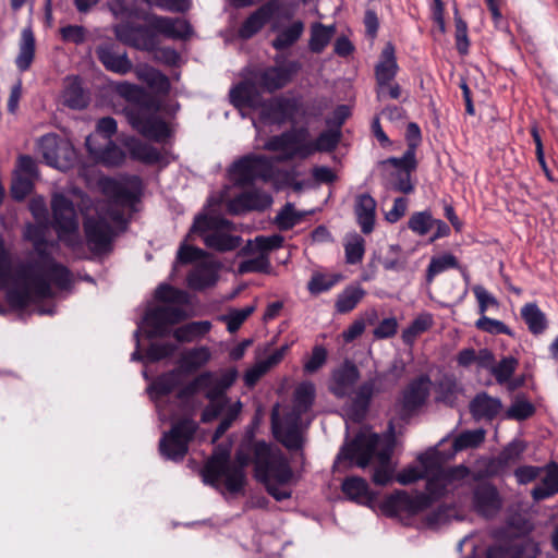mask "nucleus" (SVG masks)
I'll return each instance as SVG.
<instances>
[{
	"mask_svg": "<svg viewBox=\"0 0 558 558\" xmlns=\"http://www.w3.org/2000/svg\"><path fill=\"white\" fill-rule=\"evenodd\" d=\"M48 225L45 221L29 223L24 238L32 242L38 259L11 267L9 253L0 239V290L7 292L9 303L25 308L36 302L53 298L58 291L68 290L73 283L71 271L58 263L48 252L54 244L46 240Z\"/></svg>",
	"mask_w": 558,
	"mask_h": 558,
	"instance_id": "1",
	"label": "nucleus"
},
{
	"mask_svg": "<svg viewBox=\"0 0 558 558\" xmlns=\"http://www.w3.org/2000/svg\"><path fill=\"white\" fill-rule=\"evenodd\" d=\"M417 460L420 465L403 469L397 474L396 480L402 485H409L420 478H426V494L411 496L405 492H397L388 500L396 512L416 514L428 508L434 500L462 487L470 478V470L462 464L444 468L442 457L437 450H428L420 454Z\"/></svg>",
	"mask_w": 558,
	"mask_h": 558,
	"instance_id": "2",
	"label": "nucleus"
},
{
	"mask_svg": "<svg viewBox=\"0 0 558 558\" xmlns=\"http://www.w3.org/2000/svg\"><path fill=\"white\" fill-rule=\"evenodd\" d=\"M107 201L96 204V216H87L84 231L87 245L93 252H106L118 231L125 228V211L133 210L138 201V189L111 178L100 180Z\"/></svg>",
	"mask_w": 558,
	"mask_h": 558,
	"instance_id": "3",
	"label": "nucleus"
},
{
	"mask_svg": "<svg viewBox=\"0 0 558 558\" xmlns=\"http://www.w3.org/2000/svg\"><path fill=\"white\" fill-rule=\"evenodd\" d=\"M395 442L391 436H380L368 429H362L352 442L342 447L337 456L335 466L342 464L348 466L357 465L366 468L374 459L376 466L373 474V482L377 485H387L393 478L395 465L391 462V454Z\"/></svg>",
	"mask_w": 558,
	"mask_h": 558,
	"instance_id": "4",
	"label": "nucleus"
},
{
	"mask_svg": "<svg viewBox=\"0 0 558 558\" xmlns=\"http://www.w3.org/2000/svg\"><path fill=\"white\" fill-rule=\"evenodd\" d=\"M113 90L128 101L124 114L133 129L157 142L170 137V126L156 116L158 105L144 88L129 82H118Z\"/></svg>",
	"mask_w": 558,
	"mask_h": 558,
	"instance_id": "5",
	"label": "nucleus"
},
{
	"mask_svg": "<svg viewBox=\"0 0 558 558\" xmlns=\"http://www.w3.org/2000/svg\"><path fill=\"white\" fill-rule=\"evenodd\" d=\"M230 101L236 108H251L259 111V122L281 125L295 122L301 110V101L295 97L277 96L264 100L257 86L241 82L230 90Z\"/></svg>",
	"mask_w": 558,
	"mask_h": 558,
	"instance_id": "6",
	"label": "nucleus"
},
{
	"mask_svg": "<svg viewBox=\"0 0 558 558\" xmlns=\"http://www.w3.org/2000/svg\"><path fill=\"white\" fill-rule=\"evenodd\" d=\"M253 463L255 478L263 483L276 500L282 501L291 497V490L286 486L293 477V471L282 451L264 441L253 447Z\"/></svg>",
	"mask_w": 558,
	"mask_h": 558,
	"instance_id": "7",
	"label": "nucleus"
},
{
	"mask_svg": "<svg viewBox=\"0 0 558 558\" xmlns=\"http://www.w3.org/2000/svg\"><path fill=\"white\" fill-rule=\"evenodd\" d=\"M250 462L251 456L244 449L236 451L234 461H230V452L227 449H218L201 471L203 482L222 494H240L245 486V468Z\"/></svg>",
	"mask_w": 558,
	"mask_h": 558,
	"instance_id": "8",
	"label": "nucleus"
},
{
	"mask_svg": "<svg viewBox=\"0 0 558 558\" xmlns=\"http://www.w3.org/2000/svg\"><path fill=\"white\" fill-rule=\"evenodd\" d=\"M315 387L312 383H302L294 392L293 407L280 416L279 405L271 412V426L275 437L288 449L302 447V415L307 413L314 402Z\"/></svg>",
	"mask_w": 558,
	"mask_h": 558,
	"instance_id": "9",
	"label": "nucleus"
},
{
	"mask_svg": "<svg viewBox=\"0 0 558 558\" xmlns=\"http://www.w3.org/2000/svg\"><path fill=\"white\" fill-rule=\"evenodd\" d=\"M211 353L207 347L185 350L179 359V368L162 374L148 387V393L155 401L159 418L168 421L171 417L161 405V397L170 393L185 380L186 373H193L208 363Z\"/></svg>",
	"mask_w": 558,
	"mask_h": 558,
	"instance_id": "10",
	"label": "nucleus"
},
{
	"mask_svg": "<svg viewBox=\"0 0 558 558\" xmlns=\"http://www.w3.org/2000/svg\"><path fill=\"white\" fill-rule=\"evenodd\" d=\"M186 318L184 310L161 305L150 308L146 312L142 324L134 331L136 340V350L132 353V361H147L145 355L140 352V335L143 331L147 338L163 337L170 332V327Z\"/></svg>",
	"mask_w": 558,
	"mask_h": 558,
	"instance_id": "11",
	"label": "nucleus"
},
{
	"mask_svg": "<svg viewBox=\"0 0 558 558\" xmlns=\"http://www.w3.org/2000/svg\"><path fill=\"white\" fill-rule=\"evenodd\" d=\"M52 227L59 241L75 250L82 245L80 221L73 202L62 193L51 198Z\"/></svg>",
	"mask_w": 558,
	"mask_h": 558,
	"instance_id": "12",
	"label": "nucleus"
},
{
	"mask_svg": "<svg viewBox=\"0 0 558 558\" xmlns=\"http://www.w3.org/2000/svg\"><path fill=\"white\" fill-rule=\"evenodd\" d=\"M232 228L229 220L199 215L195 218L189 236L199 233L207 247L219 252L232 251L242 242L241 236L229 233Z\"/></svg>",
	"mask_w": 558,
	"mask_h": 558,
	"instance_id": "13",
	"label": "nucleus"
},
{
	"mask_svg": "<svg viewBox=\"0 0 558 558\" xmlns=\"http://www.w3.org/2000/svg\"><path fill=\"white\" fill-rule=\"evenodd\" d=\"M238 376L234 368L220 372H204L182 387L178 393L180 400H187L203 391L210 402L220 401Z\"/></svg>",
	"mask_w": 558,
	"mask_h": 558,
	"instance_id": "14",
	"label": "nucleus"
},
{
	"mask_svg": "<svg viewBox=\"0 0 558 558\" xmlns=\"http://www.w3.org/2000/svg\"><path fill=\"white\" fill-rule=\"evenodd\" d=\"M177 262L182 264L195 263L187 276V286L191 289H206L214 286L218 279L217 264L208 259L203 250L191 246L185 241L178 250Z\"/></svg>",
	"mask_w": 558,
	"mask_h": 558,
	"instance_id": "15",
	"label": "nucleus"
},
{
	"mask_svg": "<svg viewBox=\"0 0 558 558\" xmlns=\"http://www.w3.org/2000/svg\"><path fill=\"white\" fill-rule=\"evenodd\" d=\"M264 148L281 151L282 156L277 159L279 161L293 158L305 159L313 155L312 140L306 128L292 129L272 136L264 144Z\"/></svg>",
	"mask_w": 558,
	"mask_h": 558,
	"instance_id": "16",
	"label": "nucleus"
},
{
	"mask_svg": "<svg viewBox=\"0 0 558 558\" xmlns=\"http://www.w3.org/2000/svg\"><path fill=\"white\" fill-rule=\"evenodd\" d=\"M398 71L395 46L387 43L375 65L376 94L379 100L398 99L401 96L400 85L393 82Z\"/></svg>",
	"mask_w": 558,
	"mask_h": 558,
	"instance_id": "17",
	"label": "nucleus"
},
{
	"mask_svg": "<svg viewBox=\"0 0 558 558\" xmlns=\"http://www.w3.org/2000/svg\"><path fill=\"white\" fill-rule=\"evenodd\" d=\"M229 174L238 185L252 183L256 179L268 181L275 177L274 160L264 155H246L231 165Z\"/></svg>",
	"mask_w": 558,
	"mask_h": 558,
	"instance_id": "18",
	"label": "nucleus"
},
{
	"mask_svg": "<svg viewBox=\"0 0 558 558\" xmlns=\"http://www.w3.org/2000/svg\"><path fill=\"white\" fill-rule=\"evenodd\" d=\"M196 428L197 425L192 418H183L173 424L171 430L165 433L159 441L160 453L168 460L182 461Z\"/></svg>",
	"mask_w": 558,
	"mask_h": 558,
	"instance_id": "19",
	"label": "nucleus"
},
{
	"mask_svg": "<svg viewBox=\"0 0 558 558\" xmlns=\"http://www.w3.org/2000/svg\"><path fill=\"white\" fill-rule=\"evenodd\" d=\"M38 148L47 165L60 170L69 169L75 160L72 145L54 134L44 135Z\"/></svg>",
	"mask_w": 558,
	"mask_h": 558,
	"instance_id": "20",
	"label": "nucleus"
},
{
	"mask_svg": "<svg viewBox=\"0 0 558 558\" xmlns=\"http://www.w3.org/2000/svg\"><path fill=\"white\" fill-rule=\"evenodd\" d=\"M383 374H376L362 383L355 390L353 389V393L350 396L352 404L348 413L353 422H361L364 418L373 396L383 390Z\"/></svg>",
	"mask_w": 558,
	"mask_h": 558,
	"instance_id": "21",
	"label": "nucleus"
},
{
	"mask_svg": "<svg viewBox=\"0 0 558 558\" xmlns=\"http://www.w3.org/2000/svg\"><path fill=\"white\" fill-rule=\"evenodd\" d=\"M471 506L477 514L493 518L500 511L502 499L494 485L481 483L473 489Z\"/></svg>",
	"mask_w": 558,
	"mask_h": 558,
	"instance_id": "22",
	"label": "nucleus"
},
{
	"mask_svg": "<svg viewBox=\"0 0 558 558\" xmlns=\"http://www.w3.org/2000/svg\"><path fill=\"white\" fill-rule=\"evenodd\" d=\"M360 378V371L351 361H344L340 366L336 367L330 377L329 390L337 398L350 397L353 393Z\"/></svg>",
	"mask_w": 558,
	"mask_h": 558,
	"instance_id": "23",
	"label": "nucleus"
},
{
	"mask_svg": "<svg viewBox=\"0 0 558 558\" xmlns=\"http://www.w3.org/2000/svg\"><path fill=\"white\" fill-rule=\"evenodd\" d=\"M432 388L428 376L422 375L412 380L403 390L400 404L404 415H410L420 409L427 400Z\"/></svg>",
	"mask_w": 558,
	"mask_h": 558,
	"instance_id": "24",
	"label": "nucleus"
},
{
	"mask_svg": "<svg viewBox=\"0 0 558 558\" xmlns=\"http://www.w3.org/2000/svg\"><path fill=\"white\" fill-rule=\"evenodd\" d=\"M299 70L296 62H291L288 68L269 66L254 74L253 84L260 85L265 90L272 93L284 87L291 80L292 74ZM252 83V81H250Z\"/></svg>",
	"mask_w": 558,
	"mask_h": 558,
	"instance_id": "25",
	"label": "nucleus"
},
{
	"mask_svg": "<svg viewBox=\"0 0 558 558\" xmlns=\"http://www.w3.org/2000/svg\"><path fill=\"white\" fill-rule=\"evenodd\" d=\"M270 29L276 33L271 46L281 51L299 41L305 31V24L301 20H295L286 25L282 17L278 16L271 21Z\"/></svg>",
	"mask_w": 558,
	"mask_h": 558,
	"instance_id": "26",
	"label": "nucleus"
},
{
	"mask_svg": "<svg viewBox=\"0 0 558 558\" xmlns=\"http://www.w3.org/2000/svg\"><path fill=\"white\" fill-rule=\"evenodd\" d=\"M96 54L106 70L125 75L133 69V63L125 51L113 43H104L96 49Z\"/></svg>",
	"mask_w": 558,
	"mask_h": 558,
	"instance_id": "27",
	"label": "nucleus"
},
{
	"mask_svg": "<svg viewBox=\"0 0 558 558\" xmlns=\"http://www.w3.org/2000/svg\"><path fill=\"white\" fill-rule=\"evenodd\" d=\"M86 147L97 162L108 167L120 166L125 159V153L112 141L95 144V137H87Z\"/></svg>",
	"mask_w": 558,
	"mask_h": 558,
	"instance_id": "28",
	"label": "nucleus"
},
{
	"mask_svg": "<svg viewBox=\"0 0 558 558\" xmlns=\"http://www.w3.org/2000/svg\"><path fill=\"white\" fill-rule=\"evenodd\" d=\"M280 8L277 0H270L254 11L242 24L239 36L248 39L258 33Z\"/></svg>",
	"mask_w": 558,
	"mask_h": 558,
	"instance_id": "29",
	"label": "nucleus"
},
{
	"mask_svg": "<svg viewBox=\"0 0 558 558\" xmlns=\"http://www.w3.org/2000/svg\"><path fill=\"white\" fill-rule=\"evenodd\" d=\"M271 203L272 198L268 193L250 191L231 199L228 204V209L232 214H240L253 209L263 210L269 207Z\"/></svg>",
	"mask_w": 558,
	"mask_h": 558,
	"instance_id": "30",
	"label": "nucleus"
},
{
	"mask_svg": "<svg viewBox=\"0 0 558 558\" xmlns=\"http://www.w3.org/2000/svg\"><path fill=\"white\" fill-rule=\"evenodd\" d=\"M149 26L171 39H185L192 32L191 25L180 17L153 16Z\"/></svg>",
	"mask_w": 558,
	"mask_h": 558,
	"instance_id": "31",
	"label": "nucleus"
},
{
	"mask_svg": "<svg viewBox=\"0 0 558 558\" xmlns=\"http://www.w3.org/2000/svg\"><path fill=\"white\" fill-rule=\"evenodd\" d=\"M354 214L361 231L369 234L375 226L376 201L367 193L359 194L355 197Z\"/></svg>",
	"mask_w": 558,
	"mask_h": 558,
	"instance_id": "32",
	"label": "nucleus"
},
{
	"mask_svg": "<svg viewBox=\"0 0 558 558\" xmlns=\"http://www.w3.org/2000/svg\"><path fill=\"white\" fill-rule=\"evenodd\" d=\"M36 56V39L31 26L24 27L19 40V52L14 63L20 72L31 69Z\"/></svg>",
	"mask_w": 558,
	"mask_h": 558,
	"instance_id": "33",
	"label": "nucleus"
},
{
	"mask_svg": "<svg viewBox=\"0 0 558 558\" xmlns=\"http://www.w3.org/2000/svg\"><path fill=\"white\" fill-rule=\"evenodd\" d=\"M343 494L357 504L366 505L374 500L375 496L369 489L365 480L359 476H351L343 481L341 485Z\"/></svg>",
	"mask_w": 558,
	"mask_h": 558,
	"instance_id": "34",
	"label": "nucleus"
},
{
	"mask_svg": "<svg viewBox=\"0 0 558 558\" xmlns=\"http://www.w3.org/2000/svg\"><path fill=\"white\" fill-rule=\"evenodd\" d=\"M501 409V402L487 393L477 395L470 404V411L475 420L493 418Z\"/></svg>",
	"mask_w": 558,
	"mask_h": 558,
	"instance_id": "35",
	"label": "nucleus"
},
{
	"mask_svg": "<svg viewBox=\"0 0 558 558\" xmlns=\"http://www.w3.org/2000/svg\"><path fill=\"white\" fill-rule=\"evenodd\" d=\"M558 494V465L551 464L545 469V475L536 485L531 495L535 501L547 499Z\"/></svg>",
	"mask_w": 558,
	"mask_h": 558,
	"instance_id": "36",
	"label": "nucleus"
},
{
	"mask_svg": "<svg viewBox=\"0 0 558 558\" xmlns=\"http://www.w3.org/2000/svg\"><path fill=\"white\" fill-rule=\"evenodd\" d=\"M135 74L137 78L145 84H147L155 92L160 94L168 93L170 88V83L168 77L162 74L160 71L149 66V65H141L135 69Z\"/></svg>",
	"mask_w": 558,
	"mask_h": 558,
	"instance_id": "37",
	"label": "nucleus"
},
{
	"mask_svg": "<svg viewBox=\"0 0 558 558\" xmlns=\"http://www.w3.org/2000/svg\"><path fill=\"white\" fill-rule=\"evenodd\" d=\"M63 100L64 104L72 109H83L87 106L88 97L84 93L77 76L66 78Z\"/></svg>",
	"mask_w": 558,
	"mask_h": 558,
	"instance_id": "38",
	"label": "nucleus"
},
{
	"mask_svg": "<svg viewBox=\"0 0 558 558\" xmlns=\"http://www.w3.org/2000/svg\"><path fill=\"white\" fill-rule=\"evenodd\" d=\"M336 33V26H326L322 23H314L311 26L308 48L314 53H320L329 45Z\"/></svg>",
	"mask_w": 558,
	"mask_h": 558,
	"instance_id": "39",
	"label": "nucleus"
},
{
	"mask_svg": "<svg viewBox=\"0 0 558 558\" xmlns=\"http://www.w3.org/2000/svg\"><path fill=\"white\" fill-rule=\"evenodd\" d=\"M521 316L534 335H541L547 328L546 316L535 303L525 304L521 310Z\"/></svg>",
	"mask_w": 558,
	"mask_h": 558,
	"instance_id": "40",
	"label": "nucleus"
},
{
	"mask_svg": "<svg viewBox=\"0 0 558 558\" xmlns=\"http://www.w3.org/2000/svg\"><path fill=\"white\" fill-rule=\"evenodd\" d=\"M365 290L359 284L347 287L337 298L335 307L338 313L351 312L364 298Z\"/></svg>",
	"mask_w": 558,
	"mask_h": 558,
	"instance_id": "41",
	"label": "nucleus"
},
{
	"mask_svg": "<svg viewBox=\"0 0 558 558\" xmlns=\"http://www.w3.org/2000/svg\"><path fill=\"white\" fill-rule=\"evenodd\" d=\"M211 323L208 320L192 322L173 331V337L179 342H192L209 332Z\"/></svg>",
	"mask_w": 558,
	"mask_h": 558,
	"instance_id": "42",
	"label": "nucleus"
},
{
	"mask_svg": "<svg viewBox=\"0 0 558 558\" xmlns=\"http://www.w3.org/2000/svg\"><path fill=\"white\" fill-rule=\"evenodd\" d=\"M433 326V316L429 313L420 314L403 331L402 341L412 347L418 336Z\"/></svg>",
	"mask_w": 558,
	"mask_h": 558,
	"instance_id": "43",
	"label": "nucleus"
},
{
	"mask_svg": "<svg viewBox=\"0 0 558 558\" xmlns=\"http://www.w3.org/2000/svg\"><path fill=\"white\" fill-rule=\"evenodd\" d=\"M345 262L355 265L362 262L365 254V240L356 232L350 233L344 239Z\"/></svg>",
	"mask_w": 558,
	"mask_h": 558,
	"instance_id": "44",
	"label": "nucleus"
},
{
	"mask_svg": "<svg viewBox=\"0 0 558 558\" xmlns=\"http://www.w3.org/2000/svg\"><path fill=\"white\" fill-rule=\"evenodd\" d=\"M458 267V259L451 253H445L442 255L434 256L432 257L426 270V281L430 283L437 275L448 269Z\"/></svg>",
	"mask_w": 558,
	"mask_h": 558,
	"instance_id": "45",
	"label": "nucleus"
},
{
	"mask_svg": "<svg viewBox=\"0 0 558 558\" xmlns=\"http://www.w3.org/2000/svg\"><path fill=\"white\" fill-rule=\"evenodd\" d=\"M462 392V388L452 377H444L438 383L437 388V400L453 407L457 404L459 396Z\"/></svg>",
	"mask_w": 558,
	"mask_h": 558,
	"instance_id": "46",
	"label": "nucleus"
},
{
	"mask_svg": "<svg viewBox=\"0 0 558 558\" xmlns=\"http://www.w3.org/2000/svg\"><path fill=\"white\" fill-rule=\"evenodd\" d=\"M128 147H129L131 156L134 159L141 160V161H144L147 163L158 162L161 158V155L157 148L153 147L149 144L142 143L138 140L132 138L128 143Z\"/></svg>",
	"mask_w": 558,
	"mask_h": 558,
	"instance_id": "47",
	"label": "nucleus"
},
{
	"mask_svg": "<svg viewBox=\"0 0 558 558\" xmlns=\"http://www.w3.org/2000/svg\"><path fill=\"white\" fill-rule=\"evenodd\" d=\"M383 166H392L398 172L413 171L416 168V143H410L403 156L390 157L380 162Z\"/></svg>",
	"mask_w": 558,
	"mask_h": 558,
	"instance_id": "48",
	"label": "nucleus"
},
{
	"mask_svg": "<svg viewBox=\"0 0 558 558\" xmlns=\"http://www.w3.org/2000/svg\"><path fill=\"white\" fill-rule=\"evenodd\" d=\"M304 216L305 214L298 211L293 204L287 203L277 214L275 222L280 230L287 231L300 223Z\"/></svg>",
	"mask_w": 558,
	"mask_h": 558,
	"instance_id": "49",
	"label": "nucleus"
},
{
	"mask_svg": "<svg viewBox=\"0 0 558 558\" xmlns=\"http://www.w3.org/2000/svg\"><path fill=\"white\" fill-rule=\"evenodd\" d=\"M486 432L483 428L473 430H464L459 434L453 440L454 452L476 448L485 440Z\"/></svg>",
	"mask_w": 558,
	"mask_h": 558,
	"instance_id": "50",
	"label": "nucleus"
},
{
	"mask_svg": "<svg viewBox=\"0 0 558 558\" xmlns=\"http://www.w3.org/2000/svg\"><path fill=\"white\" fill-rule=\"evenodd\" d=\"M283 243V236L280 234H272L268 236L259 235L254 241H250L244 251L247 253L260 252L268 255L271 250L278 248Z\"/></svg>",
	"mask_w": 558,
	"mask_h": 558,
	"instance_id": "51",
	"label": "nucleus"
},
{
	"mask_svg": "<svg viewBox=\"0 0 558 558\" xmlns=\"http://www.w3.org/2000/svg\"><path fill=\"white\" fill-rule=\"evenodd\" d=\"M435 225L430 211L423 210L413 213L408 221L409 229L417 235H426Z\"/></svg>",
	"mask_w": 558,
	"mask_h": 558,
	"instance_id": "52",
	"label": "nucleus"
},
{
	"mask_svg": "<svg viewBox=\"0 0 558 558\" xmlns=\"http://www.w3.org/2000/svg\"><path fill=\"white\" fill-rule=\"evenodd\" d=\"M255 307L253 305L245 306L243 308H232L227 314L220 316V320L227 324L229 332L233 333L241 325L253 314Z\"/></svg>",
	"mask_w": 558,
	"mask_h": 558,
	"instance_id": "53",
	"label": "nucleus"
},
{
	"mask_svg": "<svg viewBox=\"0 0 558 558\" xmlns=\"http://www.w3.org/2000/svg\"><path fill=\"white\" fill-rule=\"evenodd\" d=\"M340 131H324L315 141L312 140L313 155L318 151H330L338 145L340 141Z\"/></svg>",
	"mask_w": 558,
	"mask_h": 558,
	"instance_id": "54",
	"label": "nucleus"
},
{
	"mask_svg": "<svg viewBox=\"0 0 558 558\" xmlns=\"http://www.w3.org/2000/svg\"><path fill=\"white\" fill-rule=\"evenodd\" d=\"M258 254L252 258L240 263L238 270L240 274L250 272H267L270 268L268 255L257 252Z\"/></svg>",
	"mask_w": 558,
	"mask_h": 558,
	"instance_id": "55",
	"label": "nucleus"
},
{
	"mask_svg": "<svg viewBox=\"0 0 558 558\" xmlns=\"http://www.w3.org/2000/svg\"><path fill=\"white\" fill-rule=\"evenodd\" d=\"M117 132V121L111 117L101 118L96 125L95 133L88 137H95V144L111 141Z\"/></svg>",
	"mask_w": 558,
	"mask_h": 558,
	"instance_id": "56",
	"label": "nucleus"
},
{
	"mask_svg": "<svg viewBox=\"0 0 558 558\" xmlns=\"http://www.w3.org/2000/svg\"><path fill=\"white\" fill-rule=\"evenodd\" d=\"M518 366V361L512 356L504 357L498 364L494 365L492 374L499 384L508 381Z\"/></svg>",
	"mask_w": 558,
	"mask_h": 558,
	"instance_id": "57",
	"label": "nucleus"
},
{
	"mask_svg": "<svg viewBox=\"0 0 558 558\" xmlns=\"http://www.w3.org/2000/svg\"><path fill=\"white\" fill-rule=\"evenodd\" d=\"M407 258L402 253V248L398 244H391L388 247L387 255L383 260L386 270H401L404 268Z\"/></svg>",
	"mask_w": 558,
	"mask_h": 558,
	"instance_id": "58",
	"label": "nucleus"
},
{
	"mask_svg": "<svg viewBox=\"0 0 558 558\" xmlns=\"http://www.w3.org/2000/svg\"><path fill=\"white\" fill-rule=\"evenodd\" d=\"M34 179L14 173L11 184L12 197L16 201L24 199L33 190Z\"/></svg>",
	"mask_w": 558,
	"mask_h": 558,
	"instance_id": "59",
	"label": "nucleus"
},
{
	"mask_svg": "<svg viewBox=\"0 0 558 558\" xmlns=\"http://www.w3.org/2000/svg\"><path fill=\"white\" fill-rule=\"evenodd\" d=\"M338 279L335 276L325 274H314L307 283V289L312 294H319L330 290Z\"/></svg>",
	"mask_w": 558,
	"mask_h": 558,
	"instance_id": "60",
	"label": "nucleus"
},
{
	"mask_svg": "<svg viewBox=\"0 0 558 558\" xmlns=\"http://www.w3.org/2000/svg\"><path fill=\"white\" fill-rule=\"evenodd\" d=\"M156 298L162 302L184 304L187 302L189 296L182 290L174 289L168 284H160L156 290Z\"/></svg>",
	"mask_w": 558,
	"mask_h": 558,
	"instance_id": "61",
	"label": "nucleus"
},
{
	"mask_svg": "<svg viewBox=\"0 0 558 558\" xmlns=\"http://www.w3.org/2000/svg\"><path fill=\"white\" fill-rule=\"evenodd\" d=\"M175 349L177 347L172 343L153 342L146 351L145 357L148 362H156L172 355Z\"/></svg>",
	"mask_w": 558,
	"mask_h": 558,
	"instance_id": "62",
	"label": "nucleus"
},
{
	"mask_svg": "<svg viewBox=\"0 0 558 558\" xmlns=\"http://www.w3.org/2000/svg\"><path fill=\"white\" fill-rule=\"evenodd\" d=\"M143 33V27L141 26H134V25H131V24H118L114 26V34H116V37L126 44V45H130L132 46L134 39L142 35Z\"/></svg>",
	"mask_w": 558,
	"mask_h": 558,
	"instance_id": "63",
	"label": "nucleus"
},
{
	"mask_svg": "<svg viewBox=\"0 0 558 558\" xmlns=\"http://www.w3.org/2000/svg\"><path fill=\"white\" fill-rule=\"evenodd\" d=\"M533 413V404L523 399H517L508 409V417L519 421L530 417Z\"/></svg>",
	"mask_w": 558,
	"mask_h": 558,
	"instance_id": "64",
	"label": "nucleus"
}]
</instances>
